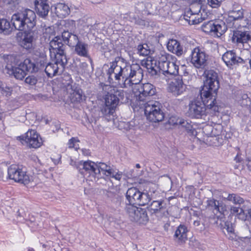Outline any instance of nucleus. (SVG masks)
<instances>
[{"mask_svg": "<svg viewBox=\"0 0 251 251\" xmlns=\"http://www.w3.org/2000/svg\"><path fill=\"white\" fill-rule=\"evenodd\" d=\"M28 251H34L33 249H30L28 250Z\"/></svg>", "mask_w": 251, "mask_h": 251, "instance_id": "obj_63", "label": "nucleus"}, {"mask_svg": "<svg viewBox=\"0 0 251 251\" xmlns=\"http://www.w3.org/2000/svg\"><path fill=\"white\" fill-rule=\"evenodd\" d=\"M201 3H195L192 4L191 5L190 8L186 9V11H192V13L195 14H201Z\"/></svg>", "mask_w": 251, "mask_h": 251, "instance_id": "obj_45", "label": "nucleus"}, {"mask_svg": "<svg viewBox=\"0 0 251 251\" xmlns=\"http://www.w3.org/2000/svg\"><path fill=\"white\" fill-rule=\"evenodd\" d=\"M138 124L136 120H132L129 122L122 123L124 128L127 130L135 129L138 126Z\"/></svg>", "mask_w": 251, "mask_h": 251, "instance_id": "obj_42", "label": "nucleus"}, {"mask_svg": "<svg viewBox=\"0 0 251 251\" xmlns=\"http://www.w3.org/2000/svg\"><path fill=\"white\" fill-rule=\"evenodd\" d=\"M164 207L163 201H154L149 207V210L151 213H156L159 212Z\"/></svg>", "mask_w": 251, "mask_h": 251, "instance_id": "obj_37", "label": "nucleus"}, {"mask_svg": "<svg viewBox=\"0 0 251 251\" xmlns=\"http://www.w3.org/2000/svg\"><path fill=\"white\" fill-rule=\"evenodd\" d=\"M20 66L23 67L25 72H33L37 70V68L34 64L29 59H26L22 63H20Z\"/></svg>", "mask_w": 251, "mask_h": 251, "instance_id": "obj_34", "label": "nucleus"}, {"mask_svg": "<svg viewBox=\"0 0 251 251\" xmlns=\"http://www.w3.org/2000/svg\"><path fill=\"white\" fill-rule=\"evenodd\" d=\"M140 193V191L136 187H131L129 188L126 191V198L130 205L135 204L138 196Z\"/></svg>", "mask_w": 251, "mask_h": 251, "instance_id": "obj_30", "label": "nucleus"}, {"mask_svg": "<svg viewBox=\"0 0 251 251\" xmlns=\"http://www.w3.org/2000/svg\"><path fill=\"white\" fill-rule=\"evenodd\" d=\"M177 59L175 57L167 64L162 67L161 71L166 76H176L178 74V66L176 64Z\"/></svg>", "mask_w": 251, "mask_h": 251, "instance_id": "obj_17", "label": "nucleus"}, {"mask_svg": "<svg viewBox=\"0 0 251 251\" xmlns=\"http://www.w3.org/2000/svg\"><path fill=\"white\" fill-rule=\"evenodd\" d=\"M191 56V62L196 68H201L205 66L208 56L202 50L199 48H194Z\"/></svg>", "mask_w": 251, "mask_h": 251, "instance_id": "obj_14", "label": "nucleus"}, {"mask_svg": "<svg viewBox=\"0 0 251 251\" xmlns=\"http://www.w3.org/2000/svg\"><path fill=\"white\" fill-rule=\"evenodd\" d=\"M5 70L6 73L10 75H14L17 79L22 80L26 75V72L20 64L17 67H15L12 64L8 63Z\"/></svg>", "mask_w": 251, "mask_h": 251, "instance_id": "obj_19", "label": "nucleus"}, {"mask_svg": "<svg viewBox=\"0 0 251 251\" xmlns=\"http://www.w3.org/2000/svg\"><path fill=\"white\" fill-rule=\"evenodd\" d=\"M3 87H4V86L2 84V83L1 82H0V91H1V90L3 88Z\"/></svg>", "mask_w": 251, "mask_h": 251, "instance_id": "obj_59", "label": "nucleus"}, {"mask_svg": "<svg viewBox=\"0 0 251 251\" xmlns=\"http://www.w3.org/2000/svg\"><path fill=\"white\" fill-rule=\"evenodd\" d=\"M12 92V88L10 87L4 86L0 92L5 96H10Z\"/></svg>", "mask_w": 251, "mask_h": 251, "instance_id": "obj_52", "label": "nucleus"}, {"mask_svg": "<svg viewBox=\"0 0 251 251\" xmlns=\"http://www.w3.org/2000/svg\"><path fill=\"white\" fill-rule=\"evenodd\" d=\"M62 25L65 26L67 30H72L75 27V22L73 20H66L62 22Z\"/></svg>", "mask_w": 251, "mask_h": 251, "instance_id": "obj_48", "label": "nucleus"}, {"mask_svg": "<svg viewBox=\"0 0 251 251\" xmlns=\"http://www.w3.org/2000/svg\"><path fill=\"white\" fill-rule=\"evenodd\" d=\"M205 80L204 85L200 91V96L207 100H211L216 101V96L219 88V82L218 74L213 70H207L204 72Z\"/></svg>", "mask_w": 251, "mask_h": 251, "instance_id": "obj_3", "label": "nucleus"}, {"mask_svg": "<svg viewBox=\"0 0 251 251\" xmlns=\"http://www.w3.org/2000/svg\"><path fill=\"white\" fill-rule=\"evenodd\" d=\"M204 0H193L195 3H201Z\"/></svg>", "mask_w": 251, "mask_h": 251, "instance_id": "obj_57", "label": "nucleus"}, {"mask_svg": "<svg viewBox=\"0 0 251 251\" xmlns=\"http://www.w3.org/2000/svg\"><path fill=\"white\" fill-rule=\"evenodd\" d=\"M36 15L30 9H26L21 12L13 14L11 22L15 28L20 31H27L35 25Z\"/></svg>", "mask_w": 251, "mask_h": 251, "instance_id": "obj_4", "label": "nucleus"}, {"mask_svg": "<svg viewBox=\"0 0 251 251\" xmlns=\"http://www.w3.org/2000/svg\"><path fill=\"white\" fill-rule=\"evenodd\" d=\"M230 212L232 214H235L238 216L240 219H243L245 218L244 210L241 208L231 206L230 208Z\"/></svg>", "mask_w": 251, "mask_h": 251, "instance_id": "obj_43", "label": "nucleus"}, {"mask_svg": "<svg viewBox=\"0 0 251 251\" xmlns=\"http://www.w3.org/2000/svg\"><path fill=\"white\" fill-rule=\"evenodd\" d=\"M248 214L251 220V208L248 210Z\"/></svg>", "mask_w": 251, "mask_h": 251, "instance_id": "obj_58", "label": "nucleus"}, {"mask_svg": "<svg viewBox=\"0 0 251 251\" xmlns=\"http://www.w3.org/2000/svg\"><path fill=\"white\" fill-rule=\"evenodd\" d=\"M150 52L147 44L139 45L137 47V53L142 56L148 55Z\"/></svg>", "mask_w": 251, "mask_h": 251, "instance_id": "obj_41", "label": "nucleus"}, {"mask_svg": "<svg viewBox=\"0 0 251 251\" xmlns=\"http://www.w3.org/2000/svg\"><path fill=\"white\" fill-rule=\"evenodd\" d=\"M175 56L168 54H161L159 57L158 65L155 60L152 59L151 58H148L145 61V66L148 70L149 74L151 75H157L158 70H161L162 67L164 64H167L169 61H171L172 58Z\"/></svg>", "mask_w": 251, "mask_h": 251, "instance_id": "obj_8", "label": "nucleus"}, {"mask_svg": "<svg viewBox=\"0 0 251 251\" xmlns=\"http://www.w3.org/2000/svg\"><path fill=\"white\" fill-rule=\"evenodd\" d=\"M116 100L111 101V98H107L105 97V104L102 108L101 111L103 115L108 116L113 114L115 111V109L117 106L116 105Z\"/></svg>", "mask_w": 251, "mask_h": 251, "instance_id": "obj_25", "label": "nucleus"}, {"mask_svg": "<svg viewBox=\"0 0 251 251\" xmlns=\"http://www.w3.org/2000/svg\"><path fill=\"white\" fill-rule=\"evenodd\" d=\"M75 47V51L78 55L84 57H89L88 45L87 44L80 41Z\"/></svg>", "mask_w": 251, "mask_h": 251, "instance_id": "obj_31", "label": "nucleus"}, {"mask_svg": "<svg viewBox=\"0 0 251 251\" xmlns=\"http://www.w3.org/2000/svg\"><path fill=\"white\" fill-rule=\"evenodd\" d=\"M243 53H250V51L248 50H244V51H243Z\"/></svg>", "mask_w": 251, "mask_h": 251, "instance_id": "obj_60", "label": "nucleus"}, {"mask_svg": "<svg viewBox=\"0 0 251 251\" xmlns=\"http://www.w3.org/2000/svg\"><path fill=\"white\" fill-rule=\"evenodd\" d=\"M250 38V36L247 32L236 31L234 32L232 38V41L237 43H246Z\"/></svg>", "mask_w": 251, "mask_h": 251, "instance_id": "obj_28", "label": "nucleus"}, {"mask_svg": "<svg viewBox=\"0 0 251 251\" xmlns=\"http://www.w3.org/2000/svg\"><path fill=\"white\" fill-rule=\"evenodd\" d=\"M184 19L187 21L189 25H197L201 23L205 17H202V14L192 13L191 11H185Z\"/></svg>", "mask_w": 251, "mask_h": 251, "instance_id": "obj_22", "label": "nucleus"}, {"mask_svg": "<svg viewBox=\"0 0 251 251\" xmlns=\"http://www.w3.org/2000/svg\"><path fill=\"white\" fill-rule=\"evenodd\" d=\"M226 199L235 204H240L244 201L243 198L234 194H229Z\"/></svg>", "mask_w": 251, "mask_h": 251, "instance_id": "obj_40", "label": "nucleus"}, {"mask_svg": "<svg viewBox=\"0 0 251 251\" xmlns=\"http://www.w3.org/2000/svg\"><path fill=\"white\" fill-rule=\"evenodd\" d=\"M138 198V199H137L135 204L139 205L144 206L148 204L151 200V198L148 193L140 191Z\"/></svg>", "mask_w": 251, "mask_h": 251, "instance_id": "obj_35", "label": "nucleus"}, {"mask_svg": "<svg viewBox=\"0 0 251 251\" xmlns=\"http://www.w3.org/2000/svg\"><path fill=\"white\" fill-rule=\"evenodd\" d=\"M46 32H47L49 31V33L50 32V31H52V28L50 27H48V28H45Z\"/></svg>", "mask_w": 251, "mask_h": 251, "instance_id": "obj_56", "label": "nucleus"}, {"mask_svg": "<svg viewBox=\"0 0 251 251\" xmlns=\"http://www.w3.org/2000/svg\"><path fill=\"white\" fill-rule=\"evenodd\" d=\"M203 31L217 37L221 36L226 30L225 23L221 20L210 21L201 26Z\"/></svg>", "mask_w": 251, "mask_h": 251, "instance_id": "obj_9", "label": "nucleus"}, {"mask_svg": "<svg viewBox=\"0 0 251 251\" xmlns=\"http://www.w3.org/2000/svg\"><path fill=\"white\" fill-rule=\"evenodd\" d=\"M176 125H179L182 127H184L186 128L187 132L192 136L196 137L197 134V131L192 127V126L189 124L187 121H185L181 119H177L176 122L174 123Z\"/></svg>", "mask_w": 251, "mask_h": 251, "instance_id": "obj_32", "label": "nucleus"}, {"mask_svg": "<svg viewBox=\"0 0 251 251\" xmlns=\"http://www.w3.org/2000/svg\"><path fill=\"white\" fill-rule=\"evenodd\" d=\"M21 142L24 141L30 148H38L43 144V141L40 135L34 130H28L25 136L18 137Z\"/></svg>", "mask_w": 251, "mask_h": 251, "instance_id": "obj_13", "label": "nucleus"}, {"mask_svg": "<svg viewBox=\"0 0 251 251\" xmlns=\"http://www.w3.org/2000/svg\"><path fill=\"white\" fill-rule=\"evenodd\" d=\"M62 41L63 40V41L70 47H75L76 44L80 42L76 35L72 34L65 30L62 33Z\"/></svg>", "mask_w": 251, "mask_h": 251, "instance_id": "obj_24", "label": "nucleus"}, {"mask_svg": "<svg viewBox=\"0 0 251 251\" xmlns=\"http://www.w3.org/2000/svg\"><path fill=\"white\" fill-rule=\"evenodd\" d=\"M230 17L234 20L241 19L243 17V13L242 9L233 10L229 12Z\"/></svg>", "mask_w": 251, "mask_h": 251, "instance_id": "obj_44", "label": "nucleus"}, {"mask_svg": "<svg viewBox=\"0 0 251 251\" xmlns=\"http://www.w3.org/2000/svg\"><path fill=\"white\" fill-rule=\"evenodd\" d=\"M8 175L10 179L24 185L28 184L32 179L25 171L17 166H11L8 169Z\"/></svg>", "mask_w": 251, "mask_h": 251, "instance_id": "obj_11", "label": "nucleus"}, {"mask_svg": "<svg viewBox=\"0 0 251 251\" xmlns=\"http://www.w3.org/2000/svg\"><path fill=\"white\" fill-rule=\"evenodd\" d=\"M224 0H207V4L212 8L219 7Z\"/></svg>", "mask_w": 251, "mask_h": 251, "instance_id": "obj_50", "label": "nucleus"}, {"mask_svg": "<svg viewBox=\"0 0 251 251\" xmlns=\"http://www.w3.org/2000/svg\"><path fill=\"white\" fill-rule=\"evenodd\" d=\"M82 66L83 67H87L88 65L87 63H82Z\"/></svg>", "mask_w": 251, "mask_h": 251, "instance_id": "obj_61", "label": "nucleus"}, {"mask_svg": "<svg viewBox=\"0 0 251 251\" xmlns=\"http://www.w3.org/2000/svg\"><path fill=\"white\" fill-rule=\"evenodd\" d=\"M136 167L137 168H140V165H139V164H137L136 165Z\"/></svg>", "mask_w": 251, "mask_h": 251, "instance_id": "obj_62", "label": "nucleus"}, {"mask_svg": "<svg viewBox=\"0 0 251 251\" xmlns=\"http://www.w3.org/2000/svg\"><path fill=\"white\" fill-rule=\"evenodd\" d=\"M64 69H61L60 67L55 63H49L46 66L45 72L49 77H53L58 74H60L63 71Z\"/></svg>", "mask_w": 251, "mask_h": 251, "instance_id": "obj_29", "label": "nucleus"}, {"mask_svg": "<svg viewBox=\"0 0 251 251\" xmlns=\"http://www.w3.org/2000/svg\"><path fill=\"white\" fill-rule=\"evenodd\" d=\"M11 31V28L9 22L5 19L0 18V33L3 32L8 34Z\"/></svg>", "mask_w": 251, "mask_h": 251, "instance_id": "obj_38", "label": "nucleus"}, {"mask_svg": "<svg viewBox=\"0 0 251 251\" xmlns=\"http://www.w3.org/2000/svg\"><path fill=\"white\" fill-rule=\"evenodd\" d=\"M205 203L206 208L212 210L213 212H214L215 211L216 212H221L220 210L219 201L214 199H208L206 201Z\"/></svg>", "mask_w": 251, "mask_h": 251, "instance_id": "obj_36", "label": "nucleus"}, {"mask_svg": "<svg viewBox=\"0 0 251 251\" xmlns=\"http://www.w3.org/2000/svg\"><path fill=\"white\" fill-rule=\"evenodd\" d=\"M50 52L52 61L64 69L67 63L66 56L64 53V46L59 36L55 37L50 42Z\"/></svg>", "mask_w": 251, "mask_h": 251, "instance_id": "obj_6", "label": "nucleus"}, {"mask_svg": "<svg viewBox=\"0 0 251 251\" xmlns=\"http://www.w3.org/2000/svg\"><path fill=\"white\" fill-rule=\"evenodd\" d=\"M186 85L181 76H177L169 84V90L175 96H179L185 91Z\"/></svg>", "mask_w": 251, "mask_h": 251, "instance_id": "obj_18", "label": "nucleus"}, {"mask_svg": "<svg viewBox=\"0 0 251 251\" xmlns=\"http://www.w3.org/2000/svg\"><path fill=\"white\" fill-rule=\"evenodd\" d=\"M141 79L138 82L131 81V86L136 103H142L148 100L150 96H153L155 93L154 86L150 83L144 84L140 83L143 77V71L141 68Z\"/></svg>", "mask_w": 251, "mask_h": 251, "instance_id": "obj_5", "label": "nucleus"}, {"mask_svg": "<svg viewBox=\"0 0 251 251\" xmlns=\"http://www.w3.org/2000/svg\"><path fill=\"white\" fill-rule=\"evenodd\" d=\"M77 169L80 174L86 176L88 174L91 177L90 179L93 181V178L99 177L100 171L98 169V163H96L90 160L80 161L77 164Z\"/></svg>", "mask_w": 251, "mask_h": 251, "instance_id": "obj_10", "label": "nucleus"}, {"mask_svg": "<svg viewBox=\"0 0 251 251\" xmlns=\"http://www.w3.org/2000/svg\"><path fill=\"white\" fill-rule=\"evenodd\" d=\"M103 89L108 91L107 95H106L107 98H111V101L116 100V105H118L120 100H124L126 97V93L122 89H117L113 88L110 85H105L103 87Z\"/></svg>", "mask_w": 251, "mask_h": 251, "instance_id": "obj_16", "label": "nucleus"}, {"mask_svg": "<svg viewBox=\"0 0 251 251\" xmlns=\"http://www.w3.org/2000/svg\"><path fill=\"white\" fill-rule=\"evenodd\" d=\"M79 162H76L75 161H74L73 160H71V162H70V164L72 165V166H75L76 167V168H77V164H78Z\"/></svg>", "mask_w": 251, "mask_h": 251, "instance_id": "obj_55", "label": "nucleus"}, {"mask_svg": "<svg viewBox=\"0 0 251 251\" xmlns=\"http://www.w3.org/2000/svg\"><path fill=\"white\" fill-rule=\"evenodd\" d=\"M188 75V72L187 70V67L185 65H182L180 67V69L178 68V74L177 76H187Z\"/></svg>", "mask_w": 251, "mask_h": 251, "instance_id": "obj_51", "label": "nucleus"}, {"mask_svg": "<svg viewBox=\"0 0 251 251\" xmlns=\"http://www.w3.org/2000/svg\"><path fill=\"white\" fill-rule=\"evenodd\" d=\"M54 13L57 17L63 18L70 14V9L68 5L60 2L54 5Z\"/></svg>", "mask_w": 251, "mask_h": 251, "instance_id": "obj_27", "label": "nucleus"}, {"mask_svg": "<svg viewBox=\"0 0 251 251\" xmlns=\"http://www.w3.org/2000/svg\"><path fill=\"white\" fill-rule=\"evenodd\" d=\"M250 66H251V59L250 61Z\"/></svg>", "mask_w": 251, "mask_h": 251, "instance_id": "obj_64", "label": "nucleus"}, {"mask_svg": "<svg viewBox=\"0 0 251 251\" xmlns=\"http://www.w3.org/2000/svg\"><path fill=\"white\" fill-rule=\"evenodd\" d=\"M225 228L226 229L228 233H232L234 232V228L228 222L225 223Z\"/></svg>", "mask_w": 251, "mask_h": 251, "instance_id": "obj_53", "label": "nucleus"}, {"mask_svg": "<svg viewBox=\"0 0 251 251\" xmlns=\"http://www.w3.org/2000/svg\"><path fill=\"white\" fill-rule=\"evenodd\" d=\"M187 229L183 225H180L174 235L175 240L179 244H183L187 240Z\"/></svg>", "mask_w": 251, "mask_h": 251, "instance_id": "obj_23", "label": "nucleus"}, {"mask_svg": "<svg viewBox=\"0 0 251 251\" xmlns=\"http://www.w3.org/2000/svg\"><path fill=\"white\" fill-rule=\"evenodd\" d=\"M207 99V100L201 97L191 101L189 104L187 114L189 116L195 118H203L209 113L213 114L218 111V107L215 101H211Z\"/></svg>", "mask_w": 251, "mask_h": 251, "instance_id": "obj_2", "label": "nucleus"}, {"mask_svg": "<svg viewBox=\"0 0 251 251\" xmlns=\"http://www.w3.org/2000/svg\"><path fill=\"white\" fill-rule=\"evenodd\" d=\"M136 104L140 107H144L145 114L151 122L156 123L164 119V115L161 109V104L158 101L149 100Z\"/></svg>", "mask_w": 251, "mask_h": 251, "instance_id": "obj_7", "label": "nucleus"}, {"mask_svg": "<svg viewBox=\"0 0 251 251\" xmlns=\"http://www.w3.org/2000/svg\"><path fill=\"white\" fill-rule=\"evenodd\" d=\"M123 176V173L121 172L117 171L116 170L112 169L110 173L107 177H112L117 180H120Z\"/></svg>", "mask_w": 251, "mask_h": 251, "instance_id": "obj_46", "label": "nucleus"}, {"mask_svg": "<svg viewBox=\"0 0 251 251\" xmlns=\"http://www.w3.org/2000/svg\"><path fill=\"white\" fill-rule=\"evenodd\" d=\"M98 169L100 171V174L101 172L103 175L107 176L109 173H110L112 168L104 163L99 162L98 163Z\"/></svg>", "mask_w": 251, "mask_h": 251, "instance_id": "obj_39", "label": "nucleus"}, {"mask_svg": "<svg viewBox=\"0 0 251 251\" xmlns=\"http://www.w3.org/2000/svg\"><path fill=\"white\" fill-rule=\"evenodd\" d=\"M208 127L211 130V133L209 134L210 136L213 138V141L219 139L218 136L221 133V130L219 129L218 130L217 128L213 127L210 126H208Z\"/></svg>", "mask_w": 251, "mask_h": 251, "instance_id": "obj_47", "label": "nucleus"}, {"mask_svg": "<svg viewBox=\"0 0 251 251\" xmlns=\"http://www.w3.org/2000/svg\"><path fill=\"white\" fill-rule=\"evenodd\" d=\"M222 59L227 67L230 68L239 64L244 63L245 61L241 57L238 56L233 50L227 51L222 56Z\"/></svg>", "mask_w": 251, "mask_h": 251, "instance_id": "obj_15", "label": "nucleus"}, {"mask_svg": "<svg viewBox=\"0 0 251 251\" xmlns=\"http://www.w3.org/2000/svg\"><path fill=\"white\" fill-rule=\"evenodd\" d=\"M126 211L131 221L139 224H146L149 220L147 212L144 209L129 205L126 206Z\"/></svg>", "mask_w": 251, "mask_h": 251, "instance_id": "obj_12", "label": "nucleus"}, {"mask_svg": "<svg viewBox=\"0 0 251 251\" xmlns=\"http://www.w3.org/2000/svg\"><path fill=\"white\" fill-rule=\"evenodd\" d=\"M85 96L80 89H76L70 94V98L72 102H80L85 100Z\"/></svg>", "mask_w": 251, "mask_h": 251, "instance_id": "obj_33", "label": "nucleus"}, {"mask_svg": "<svg viewBox=\"0 0 251 251\" xmlns=\"http://www.w3.org/2000/svg\"><path fill=\"white\" fill-rule=\"evenodd\" d=\"M35 39V33L29 29L27 31H24V35L21 42V45L24 48L29 50L32 48L33 42Z\"/></svg>", "mask_w": 251, "mask_h": 251, "instance_id": "obj_21", "label": "nucleus"}, {"mask_svg": "<svg viewBox=\"0 0 251 251\" xmlns=\"http://www.w3.org/2000/svg\"><path fill=\"white\" fill-rule=\"evenodd\" d=\"M35 9L38 15L45 17L48 15L50 11V6L47 0H34Z\"/></svg>", "mask_w": 251, "mask_h": 251, "instance_id": "obj_20", "label": "nucleus"}, {"mask_svg": "<svg viewBox=\"0 0 251 251\" xmlns=\"http://www.w3.org/2000/svg\"><path fill=\"white\" fill-rule=\"evenodd\" d=\"M167 47L169 51L176 54L177 56H180L183 53V48L179 42L176 40H169Z\"/></svg>", "mask_w": 251, "mask_h": 251, "instance_id": "obj_26", "label": "nucleus"}, {"mask_svg": "<svg viewBox=\"0 0 251 251\" xmlns=\"http://www.w3.org/2000/svg\"><path fill=\"white\" fill-rule=\"evenodd\" d=\"M77 142V141L75 138H72L70 140H69L68 145L69 146V148H75V144Z\"/></svg>", "mask_w": 251, "mask_h": 251, "instance_id": "obj_54", "label": "nucleus"}, {"mask_svg": "<svg viewBox=\"0 0 251 251\" xmlns=\"http://www.w3.org/2000/svg\"><path fill=\"white\" fill-rule=\"evenodd\" d=\"M37 78L34 75H29L25 79V82L30 85H34L37 82Z\"/></svg>", "mask_w": 251, "mask_h": 251, "instance_id": "obj_49", "label": "nucleus"}, {"mask_svg": "<svg viewBox=\"0 0 251 251\" xmlns=\"http://www.w3.org/2000/svg\"><path fill=\"white\" fill-rule=\"evenodd\" d=\"M109 78L118 81L121 87L131 86V81L138 82L141 79V68L138 64L121 62H112L108 70Z\"/></svg>", "mask_w": 251, "mask_h": 251, "instance_id": "obj_1", "label": "nucleus"}]
</instances>
